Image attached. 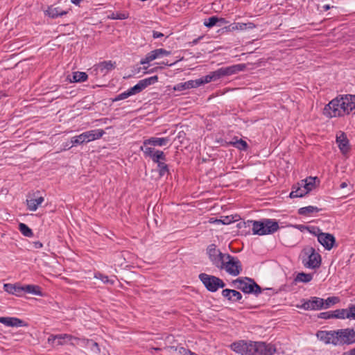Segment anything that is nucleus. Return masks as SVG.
Returning a JSON list of instances; mask_svg holds the SVG:
<instances>
[{"mask_svg": "<svg viewBox=\"0 0 355 355\" xmlns=\"http://www.w3.org/2000/svg\"><path fill=\"white\" fill-rule=\"evenodd\" d=\"M295 191H296L297 194L302 193V197L306 194V193H305V191L303 190V188L301 187V185L296 188Z\"/></svg>", "mask_w": 355, "mask_h": 355, "instance_id": "obj_47", "label": "nucleus"}, {"mask_svg": "<svg viewBox=\"0 0 355 355\" xmlns=\"http://www.w3.org/2000/svg\"><path fill=\"white\" fill-rule=\"evenodd\" d=\"M171 54L170 51H168L164 49H157L153 51H151L149 52L144 58L141 59L140 61L141 64H146L149 63L150 62L164 56V55H168Z\"/></svg>", "mask_w": 355, "mask_h": 355, "instance_id": "obj_15", "label": "nucleus"}, {"mask_svg": "<svg viewBox=\"0 0 355 355\" xmlns=\"http://www.w3.org/2000/svg\"><path fill=\"white\" fill-rule=\"evenodd\" d=\"M88 75L85 72L76 71L73 73V82L81 83L87 80Z\"/></svg>", "mask_w": 355, "mask_h": 355, "instance_id": "obj_31", "label": "nucleus"}, {"mask_svg": "<svg viewBox=\"0 0 355 355\" xmlns=\"http://www.w3.org/2000/svg\"><path fill=\"white\" fill-rule=\"evenodd\" d=\"M216 222H217L218 223H223V224H228L230 223V221H225V220H216Z\"/></svg>", "mask_w": 355, "mask_h": 355, "instance_id": "obj_58", "label": "nucleus"}, {"mask_svg": "<svg viewBox=\"0 0 355 355\" xmlns=\"http://www.w3.org/2000/svg\"><path fill=\"white\" fill-rule=\"evenodd\" d=\"M315 179L316 178L309 177L305 180H302L301 184H298L301 185L305 193H308L313 189Z\"/></svg>", "mask_w": 355, "mask_h": 355, "instance_id": "obj_25", "label": "nucleus"}, {"mask_svg": "<svg viewBox=\"0 0 355 355\" xmlns=\"http://www.w3.org/2000/svg\"><path fill=\"white\" fill-rule=\"evenodd\" d=\"M151 159L154 162L158 164L162 162V161L166 160V155L163 151L156 150L155 153Z\"/></svg>", "mask_w": 355, "mask_h": 355, "instance_id": "obj_36", "label": "nucleus"}, {"mask_svg": "<svg viewBox=\"0 0 355 355\" xmlns=\"http://www.w3.org/2000/svg\"><path fill=\"white\" fill-rule=\"evenodd\" d=\"M318 317L322 319H330V318H334L333 315V311H327V312H322L319 314Z\"/></svg>", "mask_w": 355, "mask_h": 355, "instance_id": "obj_45", "label": "nucleus"}, {"mask_svg": "<svg viewBox=\"0 0 355 355\" xmlns=\"http://www.w3.org/2000/svg\"><path fill=\"white\" fill-rule=\"evenodd\" d=\"M21 287L23 288L22 293H31L38 296H42L41 288L39 286L28 284L21 286Z\"/></svg>", "mask_w": 355, "mask_h": 355, "instance_id": "obj_26", "label": "nucleus"}, {"mask_svg": "<svg viewBox=\"0 0 355 355\" xmlns=\"http://www.w3.org/2000/svg\"><path fill=\"white\" fill-rule=\"evenodd\" d=\"M92 345L94 346L95 347H96L97 350L99 352L100 349L98 347V343L96 342H94V341H92Z\"/></svg>", "mask_w": 355, "mask_h": 355, "instance_id": "obj_60", "label": "nucleus"}, {"mask_svg": "<svg viewBox=\"0 0 355 355\" xmlns=\"http://www.w3.org/2000/svg\"><path fill=\"white\" fill-rule=\"evenodd\" d=\"M321 210V209L315 207V206H307L304 207L300 208L298 209V214L302 216H311V214L314 212H318Z\"/></svg>", "mask_w": 355, "mask_h": 355, "instance_id": "obj_27", "label": "nucleus"}, {"mask_svg": "<svg viewBox=\"0 0 355 355\" xmlns=\"http://www.w3.org/2000/svg\"><path fill=\"white\" fill-rule=\"evenodd\" d=\"M222 295L232 302H239L242 299L241 293L234 289L226 288L223 290Z\"/></svg>", "mask_w": 355, "mask_h": 355, "instance_id": "obj_17", "label": "nucleus"}, {"mask_svg": "<svg viewBox=\"0 0 355 355\" xmlns=\"http://www.w3.org/2000/svg\"><path fill=\"white\" fill-rule=\"evenodd\" d=\"M176 62H177V61L173 62L172 63H168V62H162V64L166 65V66H172V65L175 64Z\"/></svg>", "mask_w": 355, "mask_h": 355, "instance_id": "obj_56", "label": "nucleus"}, {"mask_svg": "<svg viewBox=\"0 0 355 355\" xmlns=\"http://www.w3.org/2000/svg\"><path fill=\"white\" fill-rule=\"evenodd\" d=\"M290 197L291 198H301L302 197V193L297 194L296 191L295 190H293L290 193Z\"/></svg>", "mask_w": 355, "mask_h": 355, "instance_id": "obj_49", "label": "nucleus"}, {"mask_svg": "<svg viewBox=\"0 0 355 355\" xmlns=\"http://www.w3.org/2000/svg\"><path fill=\"white\" fill-rule=\"evenodd\" d=\"M158 81V76H151L143 80H139L137 84H136L132 87L130 88V91L132 95L139 94L148 86L155 84Z\"/></svg>", "mask_w": 355, "mask_h": 355, "instance_id": "obj_13", "label": "nucleus"}, {"mask_svg": "<svg viewBox=\"0 0 355 355\" xmlns=\"http://www.w3.org/2000/svg\"><path fill=\"white\" fill-rule=\"evenodd\" d=\"M203 37V36H200L198 37V38L193 40L192 42H191V44L192 45H196L198 43V42Z\"/></svg>", "mask_w": 355, "mask_h": 355, "instance_id": "obj_55", "label": "nucleus"}, {"mask_svg": "<svg viewBox=\"0 0 355 355\" xmlns=\"http://www.w3.org/2000/svg\"><path fill=\"white\" fill-rule=\"evenodd\" d=\"M199 279L205 287L210 292H216L219 288H224L225 286V284L221 279L214 275L200 273Z\"/></svg>", "mask_w": 355, "mask_h": 355, "instance_id": "obj_8", "label": "nucleus"}, {"mask_svg": "<svg viewBox=\"0 0 355 355\" xmlns=\"http://www.w3.org/2000/svg\"><path fill=\"white\" fill-rule=\"evenodd\" d=\"M44 198L42 196H40L35 198L27 199L26 205L27 209L29 211H36L38 207L44 202Z\"/></svg>", "mask_w": 355, "mask_h": 355, "instance_id": "obj_23", "label": "nucleus"}, {"mask_svg": "<svg viewBox=\"0 0 355 355\" xmlns=\"http://www.w3.org/2000/svg\"><path fill=\"white\" fill-rule=\"evenodd\" d=\"M245 69L244 64H234L227 67H221L211 72L214 80H217L223 77L235 74L239 71H242Z\"/></svg>", "mask_w": 355, "mask_h": 355, "instance_id": "obj_10", "label": "nucleus"}, {"mask_svg": "<svg viewBox=\"0 0 355 355\" xmlns=\"http://www.w3.org/2000/svg\"><path fill=\"white\" fill-rule=\"evenodd\" d=\"M94 277L96 279H101L103 283H107V284H114V280L110 279L107 276L104 275L100 272L96 273L94 275Z\"/></svg>", "mask_w": 355, "mask_h": 355, "instance_id": "obj_42", "label": "nucleus"}, {"mask_svg": "<svg viewBox=\"0 0 355 355\" xmlns=\"http://www.w3.org/2000/svg\"><path fill=\"white\" fill-rule=\"evenodd\" d=\"M187 355H197L196 354H195L194 352H192L191 350H188L187 352Z\"/></svg>", "mask_w": 355, "mask_h": 355, "instance_id": "obj_64", "label": "nucleus"}, {"mask_svg": "<svg viewBox=\"0 0 355 355\" xmlns=\"http://www.w3.org/2000/svg\"><path fill=\"white\" fill-rule=\"evenodd\" d=\"M132 93L130 92V89H128L127 91L117 95L114 99L113 101H121L123 99H125L128 98L129 96H132Z\"/></svg>", "mask_w": 355, "mask_h": 355, "instance_id": "obj_43", "label": "nucleus"}, {"mask_svg": "<svg viewBox=\"0 0 355 355\" xmlns=\"http://www.w3.org/2000/svg\"><path fill=\"white\" fill-rule=\"evenodd\" d=\"M290 197L291 198H301L302 197V193L297 194L296 191L295 190H293L290 193Z\"/></svg>", "mask_w": 355, "mask_h": 355, "instance_id": "obj_48", "label": "nucleus"}, {"mask_svg": "<svg viewBox=\"0 0 355 355\" xmlns=\"http://www.w3.org/2000/svg\"><path fill=\"white\" fill-rule=\"evenodd\" d=\"M207 254L211 264L216 268L218 266L220 261L224 259L226 253H223L215 244H210L207 248Z\"/></svg>", "mask_w": 355, "mask_h": 355, "instance_id": "obj_12", "label": "nucleus"}, {"mask_svg": "<svg viewBox=\"0 0 355 355\" xmlns=\"http://www.w3.org/2000/svg\"><path fill=\"white\" fill-rule=\"evenodd\" d=\"M116 67V62L107 60L101 62L93 67L92 73H94L96 78L105 76Z\"/></svg>", "mask_w": 355, "mask_h": 355, "instance_id": "obj_11", "label": "nucleus"}, {"mask_svg": "<svg viewBox=\"0 0 355 355\" xmlns=\"http://www.w3.org/2000/svg\"><path fill=\"white\" fill-rule=\"evenodd\" d=\"M334 318L345 319L355 317V313L352 312L350 306L348 309H336L333 311Z\"/></svg>", "mask_w": 355, "mask_h": 355, "instance_id": "obj_20", "label": "nucleus"}, {"mask_svg": "<svg viewBox=\"0 0 355 355\" xmlns=\"http://www.w3.org/2000/svg\"><path fill=\"white\" fill-rule=\"evenodd\" d=\"M57 338H68V340H71L72 338V336L69 334H58V335H51L48 338V343L51 344H55L56 345V340Z\"/></svg>", "mask_w": 355, "mask_h": 355, "instance_id": "obj_35", "label": "nucleus"}, {"mask_svg": "<svg viewBox=\"0 0 355 355\" xmlns=\"http://www.w3.org/2000/svg\"><path fill=\"white\" fill-rule=\"evenodd\" d=\"M252 225L253 234L266 235L277 232L279 227L278 223L272 219H263L262 221L248 220L243 225L250 227Z\"/></svg>", "mask_w": 355, "mask_h": 355, "instance_id": "obj_4", "label": "nucleus"}, {"mask_svg": "<svg viewBox=\"0 0 355 355\" xmlns=\"http://www.w3.org/2000/svg\"><path fill=\"white\" fill-rule=\"evenodd\" d=\"M0 323L7 327H23L25 325L23 320L14 317H0Z\"/></svg>", "mask_w": 355, "mask_h": 355, "instance_id": "obj_18", "label": "nucleus"}, {"mask_svg": "<svg viewBox=\"0 0 355 355\" xmlns=\"http://www.w3.org/2000/svg\"><path fill=\"white\" fill-rule=\"evenodd\" d=\"M225 21V19L224 18H218L216 16H213V17L208 18L207 20H205L204 21V25L206 27L211 28L214 26H215L217 22H220L221 24H223Z\"/></svg>", "mask_w": 355, "mask_h": 355, "instance_id": "obj_29", "label": "nucleus"}, {"mask_svg": "<svg viewBox=\"0 0 355 355\" xmlns=\"http://www.w3.org/2000/svg\"><path fill=\"white\" fill-rule=\"evenodd\" d=\"M216 268L225 270L227 274L236 277L242 272L243 266L237 257L226 253L224 259L220 261Z\"/></svg>", "mask_w": 355, "mask_h": 355, "instance_id": "obj_5", "label": "nucleus"}, {"mask_svg": "<svg viewBox=\"0 0 355 355\" xmlns=\"http://www.w3.org/2000/svg\"><path fill=\"white\" fill-rule=\"evenodd\" d=\"M169 141L168 137H150L145 139L143 142L144 146H163L166 145Z\"/></svg>", "mask_w": 355, "mask_h": 355, "instance_id": "obj_19", "label": "nucleus"}, {"mask_svg": "<svg viewBox=\"0 0 355 355\" xmlns=\"http://www.w3.org/2000/svg\"><path fill=\"white\" fill-rule=\"evenodd\" d=\"M340 301L338 297H329L324 301L323 308L327 309L330 306L338 303Z\"/></svg>", "mask_w": 355, "mask_h": 355, "instance_id": "obj_40", "label": "nucleus"}, {"mask_svg": "<svg viewBox=\"0 0 355 355\" xmlns=\"http://www.w3.org/2000/svg\"><path fill=\"white\" fill-rule=\"evenodd\" d=\"M198 83L195 80H188L184 83H180L173 87L174 91H184L191 88H197Z\"/></svg>", "mask_w": 355, "mask_h": 355, "instance_id": "obj_22", "label": "nucleus"}, {"mask_svg": "<svg viewBox=\"0 0 355 355\" xmlns=\"http://www.w3.org/2000/svg\"><path fill=\"white\" fill-rule=\"evenodd\" d=\"M158 171H159V175L160 176H164L166 173H168V168L166 164L164 162H160L157 164Z\"/></svg>", "mask_w": 355, "mask_h": 355, "instance_id": "obj_41", "label": "nucleus"}, {"mask_svg": "<svg viewBox=\"0 0 355 355\" xmlns=\"http://www.w3.org/2000/svg\"><path fill=\"white\" fill-rule=\"evenodd\" d=\"M302 307L305 309V310H313V306H312V304H311V300H308L306 302H305Z\"/></svg>", "mask_w": 355, "mask_h": 355, "instance_id": "obj_46", "label": "nucleus"}, {"mask_svg": "<svg viewBox=\"0 0 355 355\" xmlns=\"http://www.w3.org/2000/svg\"><path fill=\"white\" fill-rule=\"evenodd\" d=\"M66 339L67 338H57L56 345L59 346V345H64L66 343V341H65Z\"/></svg>", "mask_w": 355, "mask_h": 355, "instance_id": "obj_52", "label": "nucleus"}, {"mask_svg": "<svg viewBox=\"0 0 355 355\" xmlns=\"http://www.w3.org/2000/svg\"><path fill=\"white\" fill-rule=\"evenodd\" d=\"M230 349L240 355H273L277 352L275 345L272 343L245 340L232 343Z\"/></svg>", "mask_w": 355, "mask_h": 355, "instance_id": "obj_1", "label": "nucleus"}, {"mask_svg": "<svg viewBox=\"0 0 355 355\" xmlns=\"http://www.w3.org/2000/svg\"><path fill=\"white\" fill-rule=\"evenodd\" d=\"M318 241L325 250H330L336 243V239L333 234L323 232L318 234Z\"/></svg>", "mask_w": 355, "mask_h": 355, "instance_id": "obj_14", "label": "nucleus"}, {"mask_svg": "<svg viewBox=\"0 0 355 355\" xmlns=\"http://www.w3.org/2000/svg\"><path fill=\"white\" fill-rule=\"evenodd\" d=\"M342 355H355V347L342 354Z\"/></svg>", "mask_w": 355, "mask_h": 355, "instance_id": "obj_53", "label": "nucleus"}, {"mask_svg": "<svg viewBox=\"0 0 355 355\" xmlns=\"http://www.w3.org/2000/svg\"><path fill=\"white\" fill-rule=\"evenodd\" d=\"M195 81H196L198 84V87L205 83H210L211 81H214V78L212 77V74L211 73H210L209 74L201 78H199V79H196L195 80Z\"/></svg>", "mask_w": 355, "mask_h": 355, "instance_id": "obj_39", "label": "nucleus"}, {"mask_svg": "<svg viewBox=\"0 0 355 355\" xmlns=\"http://www.w3.org/2000/svg\"><path fill=\"white\" fill-rule=\"evenodd\" d=\"M129 17V14L127 12H112L108 15V18L111 19H125Z\"/></svg>", "mask_w": 355, "mask_h": 355, "instance_id": "obj_37", "label": "nucleus"}, {"mask_svg": "<svg viewBox=\"0 0 355 355\" xmlns=\"http://www.w3.org/2000/svg\"><path fill=\"white\" fill-rule=\"evenodd\" d=\"M163 36H164V35L162 33H160V32L154 31L153 33V37L155 39L159 38V37H162Z\"/></svg>", "mask_w": 355, "mask_h": 355, "instance_id": "obj_51", "label": "nucleus"}, {"mask_svg": "<svg viewBox=\"0 0 355 355\" xmlns=\"http://www.w3.org/2000/svg\"><path fill=\"white\" fill-rule=\"evenodd\" d=\"M304 254L307 256L302 259L303 265L307 268L315 269L321 265V256L315 252V248L310 247L304 250Z\"/></svg>", "mask_w": 355, "mask_h": 355, "instance_id": "obj_9", "label": "nucleus"}, {"mask_svg": "<svg viewBox=\"0 0 355 355\" xmlns=\"http://www.w3.org/2000/svg\"><path fill=\"white\" fill-rule=\"evenodd\" d=\"M313 279V275L309 273L300 272L295 278V282L308 283Z\"/></svg>", "mask_w": 355, "mask_h": 355, "instance_id": "obj_30", "label": "nucleus"}, {"mask_svg": "<svg viewBox=\"0 0 355 355\" xmlns=\"http://www.w3.org/2000/svg\"><path fill=\"white\" fill-rule=\"evenodd\" d=\"M19 230L21 233L27 237H32L33 236V231L28 225L24 223H20L19 225Z\"/></svg>", "mask_w": 355, "mask_h": 355, "instance_id": "obj_33", "label": "nucleus"}, {"mask_svg": "<svg viewBox=\"0 0 355 355\" xmlns=\"http://www.w3.org/2000/svg\"><path fill=\"white\" fill-rule=\"evenodd\" d=\"M313 310L320 309L323 308L324 300L317 297H313L311 298Z\"/></svg>", "mask_w": 355, "mask_h": 355, "instance_id": "obj_34", "label": "nucleus"}, {"mask_svg": "<svg viewBox=\"0 0 355 355\" xmlns=\"http://www.w3.org/2000/svg\"><path fill=\"white\" fill-rule=\"evenodd\" d=\"M350 309L352 310V312L355 313V304L353 305L349 306Z\"/></svg>", "mask_w": 355, "mask_h": 355, "instance_id": "obj_63", "label": "nucleus"}, {"mask_svg": "<svg viewBox=\"0 0 355 355\" xmlns=\"http://www.w3.org/2000/svg\"><path fill=\"white\" fill-rule=\"evenodd\" d=\"M150 350H151V353H153V351H160L161 348H159V347H152L150 349Z\"/></svg>", "mask_w": 355, "mask_h": 355, "instance_id": "obj_62", "label": "nucleus"}, {"mask_svg": "<svg viewBox=\"0 0 355 355\" xmlns=\"http://www.w3.org/2000/svg\"><path fill=\"white\" fill-rule=\"evenodd\" d=\"M42 246H43V244L41 242H40V241L34 242V247L35 248H42Z\"/></svg>", "mask_w": 355, "mask_h": 355, "instance_id": "obj_54", "label": "nucleus"}, {"mask_svg": "<svg viewBox=\"0 0 355 355\" xmlns=\"http://www.w3.org/2000/svg\"><path fill=\"white\" fill-rule=\"evenodd\" d=\"M140 150L143 151L146 157H148L150 158L153 157V155L155 153L156 151L155 148L148 147V146H144V144L142 146L140 147Z\"/></svg>", "mask_w": 355, "mask_h": 355, "instance_id": "obj_38", "label": "nucleus"}, {"mask_svg": "<svg viewBox=\"0 0 355 355\" xmlns=\"http://www.w3.org/2000/svg\"><path fill=\"white\" fill-rule=\"evenodd\" d=\"M336 143L343 154H346L349 151L350 146L349 139L345 132H340L339 135H336Z\"/></svg>", "mask_w": 355, "mask_h": 355, "instance_id": "obj_16", "label": "nucleus"}, {"mask_svg": "<svg viewBox=\"0 0 355 355\" xmlns=\"http://www.w3.org/2000/svg\"><path fill=\"white\" fill-rule=\"evenodd\" d=\"M232 284L237 288L245 293H254L258 295L261 293V287L249 277L238 278L233 280Z\"/></svg>", "mask_w": 355, "mask_h": 355, "instance_id": "obj_6", "label": "nucleus"}, {"mask_svg": "<svg viewBox=\"0 0 355 355\" xmlns=\"http://www.w3.org/2000/svg\"><path fill=\"white\" fill-rule=\"evenodd\" d=\"M83 0H71V3L75 5H79Z\"/></svg>", "mask_w": 355, "mask_h": 355, "instance_id": "obj_57", "label": "nucleus"}, {"mask_svg": "<svg viewBox=\"0 0 355 355\" xmlns=\"http://www.w3.org/2000/svg\"><path fill=\"white\" fill-rule=\"evenodd\" d=\"M230 144L240 150H245L248 146L247 142L242 139H236L235 141H231Z\"/></svg>", "mask_w": 355, "mask_h": 355, "instance_id": "obj_32", "label": "nucleus"}, {"mask_svg": "<svg viewBox=\"0 0 355 355\" xmlns=\"http://www.w3.org/2000/svg\"><path fill=\"white\" fill-rule=\"evenodd\" d=\"M254 27L252 23H233L229 26V29L231 31L234 30H245L247 28H252Z\"/></svg>", "mask_w": 355, "mask_h": 355, "instance_id": "obj_28", "label": "nucleus"}, {"mask_svg": "<svg viewBox=\"0 0 355 355\" xmlns=\"http://www.w3.org/2000/svg\"><path fill=\"white\" fill-rule=\"evenodd\" d=\"M105 132L103 130L97 129L83 132L82 134L73 137L71 139L72 146L88 143L89 141L100 139Z\"/></svg>", "mask_w": 355, "mask_h": 355, "instance_id": "obj_7", "label": "nucleus"}, {"mask_svg": "<svg viewBox=\"0 0 355 355\" xmlns=\"http://www.w3.org/2000/svg\"><path fill=\"white\" fill-rule=\"evenodd\" d=\"M355 110V95H340L327 104L323 114L328 118L341 117Z\"/></svg>", "mask_w": 355, "mask_h": 355, "instance_id": "obj_2", "label": "nucleus"}, {"mask_svg": "<svg viewBox=\"0 0 355 355\" xmlns=\"http://www.w3.org/2000/svg\"><path fill=\"white\" fill-rule=\"evenodd\" d=\"M3 288L5 291L10 294L15 295L17 296H20L22 294L23 288L21 286L12 284H5L3 285Z\"/></svg>", "mask_w": 355, "mask_h": 355, "instance_id": "obj_24", "label": "nucleus"}, {"mask_svg": "<svg viewBox=\"0 0 355 355\" xmlns=\"http://www.w3.org/2000/svg\"><path fill=\"white\" fill-rule=\"evenodd\" d=\"M330 8H331V7H330V6H329V5H324V6H323V9H324V11H327V10H329L330 9Z\"/></svg>", "mask_w": 355, "mask_h": 355, "instance_id": "obj_61", "label": "nucleus"}, {"mask_svg": "<svg viewBox=\"0 0 355 355\" xmlns=\"http://www.w3.org/2000/svg\"><path fill=\"white\" fill-rule=\"evenodd\" d=\"M68 12V10H63L60 7H53L52 6L48 7V9L45 11V14L53 19L65 15Z\"/></svg>", "mask_w": 355, "mask_h": 355, "instance_id": "obj_21", "label": "nucleus"}, {"mask_svg": "<svg viewBox=\"0 0 355 355\" xmlns=\"http://www.w3.org/2000/svg\"><path fill=\"white\" fill-rule=\"evenodd\" d=\"M347 187V182H342V183L340 184V187L341 189H344V188H345V187Z\"/></svg>", "mask_w": 355, "mask_h": 355, "instance_id": "obj_59", "label": "nucleus"}, {"mask_svg": "<svg viewBox=\"0 0 355 355\" xmlns=\"http://www.w3.org/2000/svg\"><path fill=\"white\" fill-rule=\"evenodd\" d=\"M310 232L311 234H313V235L316 236L317 237H318V234H322L323 233V232H321L320 229H319L318 227L313 228V231L310 230Z\"/></svg>", "mask_w": 355, "mask_h": 355, "instance_id": "obj_50", "label": "nucleus"}, {"mask_svg": "<svg viewBox=\"0 0 355 355\" xmlns=\"http://www.w3.org/2000/svg\"><path fill=\"white\" fill-rule=\"evenodd\" d=\"M316 336L326 345H350L355 343V329L345 328L334 331H318Z\"/></svg>", "mask_w": 355, "mask_h": 355, "instance_id": "obj_3", "label": "nucleus"}, {"mask_svg": "<svg viewBox=\"0 0 355 355\" xmlns=\"http://www.w3.org/2000/svg\"><path fill=\"white\" fill-rule=\"evenodd\" d=\"M168 348L175 352H177L180 355H187V352L189 350L188 349H186L183 347L170 346L168 347Z\"/></svg>", "mask_w": 355, "mask_h": 355, "instance_id": "obj_44", "label": "nucleus"}]
</instances>
